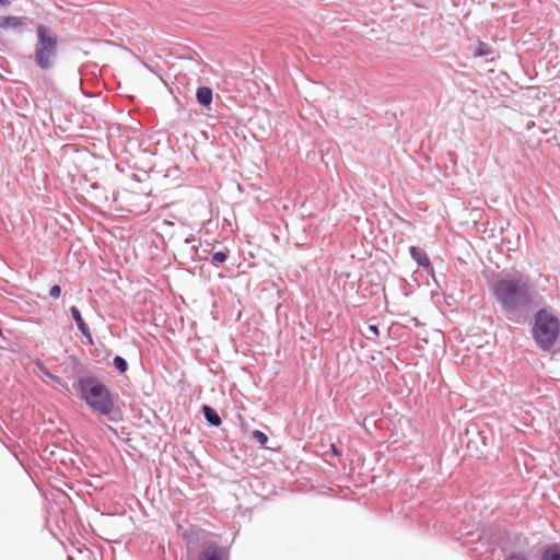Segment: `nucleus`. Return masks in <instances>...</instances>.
<instances>
[{"label":"nucleus","instance_id":"f257e3e1","mask_svg":"<svg viewBox=\"0 0 560 560\" xmlns=\"http://www.w3.org/2000/svg\"><path fill=\"white\" fill-rule=\"evenodd\" d=\"M71 387L78 398L93 412L113 423L122 420L118 395L113 393L110 387L95 374L79 375Z\"/></svg>","mask_w":560,"mask_h":560},{"label":"nucleus","instance_id":"f03ea898","mask_svg":"<svg viewBox=\"0 0 560 560\" xmlns=\"http://www.w3.org/2000/svg\"><path fill=\"white\" fill-rule=\"evenodd\" d=\"M489 289L494 302L510 318L521 315L532 302L530 285L520 272L499 278L489 285Z\"/></svg>","mask_w":560,"mask_h":560},{"label":"nucleus","instance_id":"7ed1b4c3","mask_svg":"<svg viewBox=\"0 0 560 560\" xmlns=\"http://www.w3.org/2000/svg\"><path fill=\"white\" fill-rule=\"evenodd\" d=\"M532 337L537 347L549 351L556 343L560 334V322L557 316L545 308H539L534 315Z\"/></svg>","mask_w":560,"mask_h":560},{"label":"nucleus","instance_id":"20e7f679","mask_svg":"<svg viewBox=\"0 0 560 560\" xmlns=\"http://www.w3.org/2000/svg\"><path fill=\"white\" fill-rule=\"evenodd\" d=\"M36 26L37 42L33 60L42 70H50L55 66L58 56V37L54 31L45 24L34 23Z\"/></svg>","mask_w":560,"mask_h":560},{"label":"nucleus","instance_id":"39448f33","mask_svg":"<svg viewBox=\"0 0 560 560\" xmlns=\"http://www.w3.org/2000/svg\"><path fill=\"white\" fill-rule=\"evenodd\" d=\"M228 557L226 548L215 542H210L201 550L197 560H228Z\"/></svg>","mask_w":560,"mask_h":560},{"label":"nucleus","instance_id":"423d86ee","mask_svg":"<svg viewBox=\"0 0 560 560\" xmlns=\"http://www.w3.org/2000/svg\"><path fill=\"white\" fill-rule=\"evenodd\" d=\"M28 21L30 23H34L33 20L26 16H2L0 18V28L2 30H20L24 26V23Z\"/></svg>","mask_w":560,"mask_h":560},{"label":"nucleus","instance_id":"0eeeda50","mask_svg":"<svg viewBox=\"0 0 560 560\" xmlns=\"http://www.w3.org/2000/svg\"><path fill=\"white\" fill-rule=\"evenodd\" d=\"M410 257L417 262L418 267L431 269V260L424 249L419 246L409 247Z\"/></svg>","mask_w":560,"mask_h":560},{"label":"nucleus","instance_id":"6e6552de","mask_svg":"<svg viewBox=\"0 0 560 560\" xmlns=\"http://www.w3.org/2000/svg\"><path fill=\"white\" fill-rule=\"evenodd\" d=\"M83 371V363L75 355L68 357L65 364V373L68 378L77 380L75 375Z\"/></svg>","mask_w":560,"mask_h":560},{"label":"nucleus","instance_id":"1a4fd4ad","mask_svg":"<svg viewBox=\"0 0 560 560\" xmlns=\"http://www.w3.org/2000/svg\"><path fill=\"white\" fill-rule=\"evenodd\" d=\"M197 103L207 109H210L213 101V91L210 86H199L196 91Z\"/></svg>","mask_w":560,"mask_h":560},{"label":"nucleus","instance_id":"9d476101","mask_svg":"<svg viewBox=\"0 0 560 560\" xmlns=\"http://www.w3.org/2000/svg\"><path fill=\"white\" fill-rule=\"evenodd\" d=\"M470 549L475 555L482 556L488 552H493L497 549V545L490 541L488 538L479 536L476 546L471 547Z\"/></svg>","mask_w":560,"mask_h":560},{"label":"nucleus","instance_id":"9b49d317","mask_svg":"<svg viewBox=\"0 0 560 560\" xmlns=\"http://www.w3.org/2000/svg\"><path fill=\"white\" fill-rule=\"evenodd\" d=\"M201 413L209 425L220 427L222 424V419L213 407L209 405H202Z\"/></svg>","mask_w":560,"mask_h":560},{"label":"nucleus","instance_id":"f8f14e48","mask_svg":"<svg viewBox=\"0 0 560 560\" xmlns=\"http://www.w3.org/2000/svg\"><path fill=\"white\" fill-rule=\"evenodd\" d=\"M540 560H560V544L546 545L541 550Z\"/></svg>","mask_w":560,"mask_h":560},{"label":"nucleus","instance_id":"ddd939ff","mask_svg":"<svg viewBox=\"0 0 560 560\" xmlns=\"http://www.w3.org/2000/svg\"><path fill=\"white\" fill-rule=\"evenodd\" d=\"M210 259L209 261L211 264H224L229 259L230 256V249L225 246L220 245L219 252H215V246L209 250Z\"/></svg>","mask_w":560,"mask_h":560},{"label":"nucleus","instance_id":"4468645a","mask_svg":"<svg viewBox=\"0 0 560 560\" xmlns=\"http://www.w3.org/2000/svg\"><path fill=\"white\" fill-rule=\"evenodd\" d=\"M471 55L475 58H480L493 54V49L485 42L477 40L475 46L470 47Z\"/></svg>","mask_w":560,"mask_h":560},{"label":"nucleus","instance_id":"2eb2a0df","mask_svg":"<svg viewBox=\"0 0 560 560\" xmlns=\"http://www.w3.org/2000/svg\"><path fill=\"white\" fill-rule=\"evenodd\" d=\"M70 314L72 319L75 322L79 331H84L89 327V325L82 318L81 312L77 306L70 307Z\"/></svg>","mask_w":560,"mask_h":560},{"label":"nucleus","instance_id":"dca6fc26","mask_svg":"<svg viewBox=\"0 0 560 560\" xmlns=\"http://www.w3.org/2000/svg\"><path fill=\"white\" fill-rule=\"evenodd\" d=\"M113 365H114L115 370L120 374L126 373L129 369V364H128L127 360L125 358H122L121 355H115L113 358Z\"/></svg>","mask_w":560,"mask_h":560},{"label":"nucleus","instance_id":"f3484780","mask_svg":"<svg viewBox=\"0 0 560 560\" xmlns=\"http://www.w3.org/2000/svg\"><path fill=\"white\" fill-rule=\"evenodd\" d=\"M250 439L257 442L261 447H267L268 436L260 430H254L250 433Z\"/></svg>","mask_w":560,"mask_h":560},{"label":"nucleus","instance_id":"a211bd4d","mask_svg":"<svg viewBox=\"0 0 560 560\" xmlns=\"http://www.w3.org/2000/svg\"><path fill=\"white\" fill-rule=\"evenodd\" d=\"M45 375L49 377L54 383L58 384L62 389L70 393V387L62 377L55 375L48 371L45 372Z\"/></svg>","mask_w":560,"mask_h":560},{"label":"nucleus","instance_id":"6ab92c4d","mask_svg":"<svg viewBox=\"0 0 560 560\" xmlns=\"http://www.w3.org/2000/svg\"><path fill=\"white\" fill-rule=\"evenodd\" d=\"M505 560H528V557L524 551H512L506 556Z\"/></svg>","mask_w":560,"mask_h":560},{"label":"nucleus","instance_id":"aec40b11","mask_svg":"<svg viewBox=\"0 0 560 560\" xmlns=\"http://www.w3.org/2000/svg\"><path fill=\"white\" fill-rule=\"evenodd\" d=\"M198 535H199V533H197V532H191V533H186L185 534V538L187 540V549H188L189 552L195 549L194 546H192V544H194L192 539L194 538L198 539Z\"/></svg>","mask_w":560,"mask_h":560},{"label":"nucleus","instance_id":"412c9836","mask_svg":"<svg viewBox=\"0 0 560 560\" xmlns=\"http://www.w3.org/2000/svg\"><path fill=\"white\" fill-rule=\"evenodd\" d=\"M49 295L54 299H59L61 295V288L58 284H54L49 289Z\"/></svg>","mask_w":560,"mask_h":560},{"label":"nucleus","instance_id":"4be33fe9","mask_svg":"<svg viewBox=\"0 0 560 560\" xmlns=\"http://www.w3.org/2000/svg\"><path fill=\"white\" fill-rule=\"evenodd\" d=\"M80 332L86 339V342L89 345H93L94 341H93V337H92V334H91V330L89 327L84 331H80Z\"/></svg>","mask_w":560,"mask_h":560},{"label":"nucleus","instance_id":"5701e85b","mask_svg":"<svg viewBox=\"0 0 560 560\" xmlns=\"http://www.w3.org/2000/svg\"><path fill=\"white\" fill-rule=\"evenodd\" d=\"M368 330L373 334L374 336H378L380 335V329H378V326L377 325H374V324H370L368 326Z\"/></svg>","mask_w":560,"mask_h":560},{"label":"nucleus","instance_id":"b1692460","mask_svg":"<svg viewBox=\"0 0 560 560\" xmlns=\"http://www.w3.org/2000/svg\"><path fill=\"white\" fill-rule=\"evenodd\" d=\"M182 58L195 61L197 65H199V55L197 52L189 54V56Z\"/></svg>","mask_w":560,"mask_h":560},{"label":"nucleus","instance_id":"393cba45","mask_svg":"<svg viewBox=\"0 0 560 560\" xmlns=\"http://www.w3.org/2000/svg\"><path fill=\"white\" fill-rule=\"evenodd\" d=\"M330 453L335 456H340L341 452L336 444L330 445Z\"/></svg>","mask_w":560,"mask_h":560},{"label":"nucleus","instance_id":"a878e982","mask_svg":"<svg viewBox=\"0 0 560 560\" xmlns=\"http://www.w3.org/2000/svg\"><path fill=\"white\" fill-rule=\"evenodd\" d=\"M423 270L425 271V273L428 276H430L434 280L435 283H438L436 279H435V275H434V268L432 265H431V269H423Z\"/></svg>","mask_w":560,"mask_h":560},{"label":"nucleus","instance_id":"bb28decb","mask_svg":"<svg viewBox=\"0 0 560 560\" xmlns=\"http://www.w3.org/2000/svg\"><path fill=\"white\" fill-rule=\"evenodd\" d=\"M192 242H195V237H194V235H189L188 237H186V238H185V243H186V244H190V243H192Z\"/></svg>","mask_w":560,"mask_h":560},{"label":"nucleus","instance_id":"cd10ccee","mask_svg":"<svg viewBox=\"0 0 560 560\" xmlns=\"http://www.w3.org/2000/svg\"><path fill=\"white\" fill-rule=\"evenodd\" d=\"M410 320L413 323V325H415L416 327H418V326H422V324L420 323V320H419L418 318H416V317L411 318Z\"/></svg>","mask_w":560,"mask_h":560},{"label":"nucleus","instance_id":"c85d7f7f","mask_svg":"<svg viewBox=\"0 0 560 560\" xmlns=\"http://www.w3.org/2000/svg\"><path fill=\"white\" fill-rule=\"evenodd\" d=\"M10 0H0V5H9Z\"/></svg>","mask_w":560,"mask_h":560},{"label":"nucleus","instance_id":"c756f323","mask_svg":"<svg viewBox=\"0 0 560 560\" xmlns=\"http://www.w3.org/2000/svg\"><path fill=\"white\" fill-rule=\"evenodd\" d=\"M112 354V350L106 349V357H109Z\"/></svg>","mask_w":560,"mask_h":560},{"label":"nucleus","instance_id":"7c9ffc66","mask_svg":"<svg viewBox=\"0 0 560 560\" xmlns=\"http://www.w3.org/2000/svg\"><path fill=\"white\" fill-rule=\"evenodd\" d=\"M214 246H215V252H219L220 244L219 245H214Z\"/></svg>","mask_w":560,"mask_h":560}]
</instances>
